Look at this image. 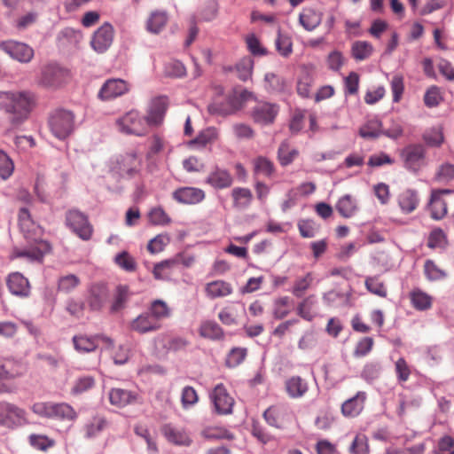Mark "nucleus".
Instances as JSON below:
<instances>
[{
    "label": "nucleus",
    "mask_w": 454,
    "mask_h": 454,
    "mask_svg": "<svg viewBox=\"0 0 454 454\" xmlns=\"http://www.w3.org/2000/svg\"><path fill=\"white\" fill-rule=\"evenodd\" d=\"M427 150L421 144H410L400 153V157L406 169L419 171L426 165Z\"/></svg>",
    "instance_id": "nucleus-5"
},
{
    "label": "nucleus",
    "mask_w": 454,
    "mask_h": 454,
    "mask_svg": "<svg viewBox=\"0 0 454 454\" xmlns=\"http://www.w3.org/2000/svg\"><path fill=\"white\" fill-rule=\"evenodd\" d=\"M366 393L359 391L355 396L345 401L341 405V412L345 417H356L363 411L366 400Z\"/></svg>",
    "instance_id": "nucleus-24"
},
{
    "label": "nucleus",
    "mask_w": 454,
    "mask_h": 454,
    "mask_svg": "<svg viewBox=\"0 0 454 454\" xmlns=\"http://www.w3.org/2000/svg\"><path fill=\"white\" fill-rule=\"evenodd\" d=\"M116 264L126 271H135L137 263L135 259L127 252L118 254L114 259Z\"/></svg>",
    "instance_id": "nucleus-58"
},
{
    "label": "nucleus",
    "mask_w": 454,
    "mask_h": 454,
    "mask_svg": "<svg viewBox=\"0 0 454 454\" xmlns=\"http://www.w3.org/2000/svg\"><path fill=\"white\" fill-rule=\"evenodd\" d=\"M49 127L59 139L67 138L74 130V115L67 110H56L49 118Z\"/></svg>",
    "instance_id": "nucleus-4"
},
{
    "label": "nucleus",
    "mask_w": 454,
    "mask_h": 454,
    "mask_svg": "<svg viewBox=\"0 0 454 454\" xmlns=\"http://www.w3.org/2000/svg\"><path fill=\"white\" fill-rule=\"evenodd\" d=\"M114 30L113 26L105 22L93 34L90 45L98 53L105 52L112 44Z\"/></svg>",
    "instance_id": "nucleus-11"
},
{
    "label": "nucleus",
    "mask_w": 454,
    "mask_h": 454,
    "mask_svg": "<svg viewBox=\"0 0 454 454\" xmlns=\"http://www.w3.org/2000/svg\"><path fill=\"white\" fill-rule=\"evenodd\" d=\"M168 108V99L164 97L154 98L149 107L147 115L145 116L148 121V125L151 128L154 125H159L166 114Z\"/></svg>",
    "instance_id": "nucleus-19"
},
{
    "label": "nucleus",
    "mask_w": 454,
    "mask_h": 454,
    "mask_svg": "<svg viewBox=\"0 0 454 454\" xmlns=\"http://www.w3.org/2000/svg\"><path fill=\"white\" fill-rule=\"evenodd\" d=\"M397 203L403 214L412 213L419 204L418 192L410 188L403 190L397 196Z\"/></svg>",
    "instance_id": "nucleus-21"
},
{
    "label": "nucleus",
    "mask_w": 454,
    "mask_h": 454,
    "mask_svg": "<svg viewBox=\"0 0 454 454\" xmlns=\"http://www.w3.org/2000/svg\"><path fill=\"white\" fill-rule=\"evenodd\" d=\"M254 175H262L265 177H271L275 172L274 163L264 156H258L253 160Z\"/></svg>",
    "instance_id": "nucleus-37"
},
{
    "label": "nucleus",
    "mask_w": 454,
    "mask_h": 454,
    "mask_svg": "<svg viewBox=\"0 0 454 454\" xmlns=\"http://www.w3.org/2000/svg\"><path fill=\"white\" fill-rule=\"evenodd\" d=\"M11 363L0 364V394H9L16 390L13 384L6 383L5 380H12L20 373L10 367Z\"/></svg>",
    "instance_id": "nucleus-31"
},
{
    "label": "nucleus",
    "mask_w": 454,
    "mask_h": 454,
    "mask_svg": "<svg viewBox=\"0 0 454 454\" xmlns=\"http://www.w3.org/2000/svg\"><path fill=\"white\" fill-rule=\"evenodd\" d=\"M314 281V277L311 272H308L306 275L297 278L292 287V294L297 297H302L304 294L309 290Z\"/></svg>",
    "instance_id": "nucleus-44"
},
{
    "label": "nucleus",
    "mask_w": 454,
    "mask_h": 454,
    "mask_svg": "<svg viewBox=\"0 0 454 454\" xmlns=\"http://www.w3.org/2000/svg\"><path fill=\"white\" fill-rule=\"evenodd\" d=\"M76 418L77 413L71 405L66 403H54L51 419L73 421Z\"/></svg>",
    "instance_id": "nucleus-41"
},
{
    "label": "nucleus",
    "mask_w": 454,
    "mask_h": 454,
    "mask_svg": "<svg viewBox=\"0 0 454 454\" xmlns=\"http://www.w3.org/2000/svg\"><path fill=\"white\" fill-rule=\"evenodd\" d=\"M285 388L289 397L301 398L309 390L307 381L300 376H292L285 382Z\"/></svg>",
    "instance_id": "nucleus-28"
},
{
    "label": "nucleus",
    "mask_w": 454,
    "mask_h": 454,
    "mask_svg": "<svg viewBox=\"0 0 454 454\" xmlns=\"http://www.w3.org/2000/svg\"><path fill=\"white\" fill-rule=\"evenodd\" d=\"M81 283L80 278L74 275L68 274L63 277H60L58 281V289L60 292L70 293L74 289H75Z\"/></svg>",
    "instance_id": "nucleus-55"
},
{
    "label": "nucleus",
    "mask_w": 454,
    "mask_h": 454,
    "mask_svg": "<svg viewBox=\"0 0 454 454\" xmlns=\"http://www.w3.org/2000/svg\"><path fill=\"white\" fill-rule=\"evenodd\" d=\"M381 122L378 120L368 121L359 129V135L367 139L377 138L381 135Z\"/></svg>",
    "instance_id": "nucleus-48"
},
{
    "label": "nucleus",
    "mask_w": 454,
    "mask_h": 454,
    "mask_svg": "<svg viewBox=\"0 0 454 454\" xmlns=\"http://www.w3.org/2000/svg\"><path fill=\"white\" fill-rule=\"evenodd\" d=\"M450 192V190H439L432 192L428 207L433 219L441 220L447 215V202L442 196Z\"/></svg>",
    "instance_id": "nucleus-15"
},
{
    "label": "nucleus",
    "mask_w": 454,
    "mask_h": 454,
    "mask_svg": "<svg viewBox=\"0 0 454 454\" xmlns=\"http://www.w3.org/2000/svg\"><path fill=\"white\" fill-rule=\"evenodd\" d=\"M233 206L237 208L247 207L253 200L252 192L248 188L237 187L231 191Z\"/></svg>",
    "instance_id": "nucleus-40"
},
{
    "label": "nucleus",
    "mask_w": 454,
    "mask_h": 454,
    "mask_svg": "<svg viewBox=\"0 0 454 454\" xmlns=\"http://www.w3.org/2000/svg\"><path fill=\"white\" fill-rule=\"evenodd\" d=\"M252 97V93L243 90L240 91L233 90L230 94L227 95L228 98V106L227 108L220 109L223 114H234L238 110H239L243 103L248 100Z\"/></svg>",
    "instance_id": "nucleus-29"
},
{
    "label": "nucleus",
    "mask_w": 454,
    "mask_h": 454,
    "mask_svg": "<svg viewBox=\"0 0 454 454\" xmlns=\"http://www.w3.org/2000/svg\"><path fill=\"white\" fill-rule=\"evenodd\" d=\"M119 130L128 135L145 136L150 130L148 121L139 112L131 110L116 120Z\"/></svg>",
    "instance_id": "nucleus-3"
},
{
    "label": "nucleus",
    "mask_w": 454,
    "mask_h": 454,
    "mask_svg": "<svg viewBox=\"0 0 454 454\" xmlns=\"http://www.w3.org/2000/svg\"><path fill=\"white\" fill-rule=\"evenodd\" d=\"M14 171V163L11 157L0 149V177L3 180L8 179Z\"/></svg>",
    "instance_id": "nucleus-53"
},
{
    "label": "nucleus",
    "mask_w": 454,
    "mask_h": 454,
    "mask_svg": "<svg viewBox=\"0 0 454 454\" xmlns=\"http://www.w3.org/2000/svg\"><path fill=\"white\" fill-rule=\"evenodd\" d=\"M67 225L82 239L89 240L92 235V226L88 216L77 209H70L66 214Z\"/></svg>",
    "instance_id": "nucleus-7"
},
{
    "label": "nucleus",
    "mask_w": 454,
    "mask_h": 454,
    "mask_svg": "<svg viewBox=\"0 0 454 454\" xmlns=\"http://www.w3.org/2000/svg\"><path fill=\"white\" fill-rule=\"evenodd\" d=\"M148 220L153 225H167L171 219L160 207H153L148 213Z\"/></svg>",
    "instance_id": "nucleus-51"
},
{
    "label": "nucleus",
    "mask_w": 454,
    "mask_h": 454,
    "mask_svg": "<svg viewBox=\"0 0 454 454\" xmlns=\"http://www.w3.org/2000/svg\"><path fill=\"white\" fill-rule=\"evenodd\" d=\"M29 443L36 450L46 451L55 445V441L43 434H31Z\"/></svg>",
    "instance_id": "nucleus-54"
},
{
    "label": "nucleus",
    "mask_w": 454,
    "mask_h": 454,
    "mask_svg": "<svg viewBox=\"0 0 454 454\" xmlns=\"http://www.w3.org/2000/svg\"><path fill=\"white\" fill-rule=\"evenodd\" d=\"M147 312L158 324H160L161 320L170 316V309L167 303L161 300L153 301Z\"/></svg>",
    "instance_id": "nucleus-45"
},
{
    "label": "nucleus",
    "mask_w": 454,
    "mask_h": 454,
    "mask_svg": "<svg viewBox=\"0 0 454 454\" xmlns=\"http://www.w3.org/2000/svg\"><path fill=\"white\" fill-rule=\"evenodd\" d=\"M35 247L15 250L12 256L15 258L26 257L30 261H40L43 254L50 249V246L47 242L42 239H35Z\"/></svg>",
    "instance_id": "nucleus-25"
},
{
    "label": "nucleus",
    "mask_w": 454,
    "mask_h": 454,
    "mask_svg": "<svg viewBox=\"0 0 454 454\" xmlns=\"http://www.w3.org/2000/svg\"><path fill=\"white\" fill-rule=\"evenodd\" d=\"M364 286L366 290L371 294L380 298H387V288L385 282L380 279V276L367 277L364 281Z\"/></svg>",
    "instance_id": "nucleus-38"
},
{
    "label": "nucleus",
    "mask_w": 454,
    "mask_h": 454,
    "mask_svg": "<svg viewBox=\"0 0 454 454\" xmlns=\"http://www.w3.org/2000/svg\"><path fill=\"white\" fill-rule=\"evenodd\" d=\"M204 289L207 297L211 300L229 296L233 292L231 284L222 279L207 283Z\"/></svg>",
    "instance_id": "nucleus-23"
},
{
    "label": "nucleus",
    "mask_w": 454,
    "mask_h": 454,
    "mask_svg": "<svg viewBox=\"0 0 454 454\" xmlns=\"http://www.w3.org/2000/svg\"><path fill=\"white\" fill-rule=\"evenodd\" d=\"M69 72L56 64H48L43 67L39 77V83L46 88L57 89L67 82Z\"/></svg>",
    "instance_id": "nucleus-6"
},
{
    "label": "nucleus",
    "mask_w": 454,
    "mask_h": 454,
    "mask_svg": "<svg viewBox=\"0 0 454 454\" xmlns=\"http://www.w3.org/2000/svg\"><path fill=\"white\" fill-rule=\"evenodd\" d=\"M254 61L250 57L241 59L236 65L238 76L242 81H247L252 76Z\"/></svg>",
    "instance_id": "nucleus-52"
},
{
    "label": "nucleus",
    "mask_w": 454,
    "mask_h": 454,
    "mask_svg": "<svg viewBox=\"0 0 454 454\" xmlns=\"http://www.w3.org/2000/svg\"><path fill=\"white\" fill-rule=\"evenodd\" d=\"M372 51L373 47L372 43L366 41H356L351 47L352 57L357 61L368 59L372 54Z\"/></svg>",
    "instance_id": "nucleus-43"
},
{
    "label": "nucleus",
    "mask_w": 454,
    "mask_h": 454,
    "mask_svg": "<svg viewBox=\"0 0 454 454\" xmlns=\"http://www.w3.org/2000/svg\"><path fill=\"white\" fill-rule=\"evenodd\" d=\"M247 348H232L226 359V364L229 367H236L239 365L247 356Z\"/></svg>",
    "instance_id": "nucleus-63"
},
{
    "label": "nucleus",
    "mask_w": 454,
    "mask_h": 454,
    "mask_svg": "<svg viewBox=\"0 0 454 454\" xmlns=\"http://www.w3.org/2000/svg\"><path fill=\"white\" fill-rule=\"evenodd\" d=\"M169 242L168 235L160 234L151 239L147 245V250L151 254H158L163 251L164 247Z\"/></svg>",
    "instance_id": "nucleus-64"
},
{
    "label": "nucleus",
    "mask_w": 454,
    "mask_h": 454,
    "mask_svg": "<svg viewBox=\"0 0 454 454\" xmlns=\"http://www.w3.org/2000/svg\"><path fill=\"white\" fill-rule=\"evenodd\" d=\"M336 209L343 217L349 218L357 211L356 200L351 195H344L338 200Z\"/></svg>",
    "instance_id": "nucleus-39"
},
{
    "label": "nucleus",
    "mask_w": 454,
    "mask_h": 454,
    "mask_svg": "<svg viewBox=\"0 0 454 454\" xmlns=\"http://www.w3.org/2000/svg\"><path fill=\"white\" fill-rule=\"evenodd\" d=\"M35 102L34 93L27 90L0 91V109L9 114V121L13 127L29 118Z\"/></svg>",
    "instance_id": "nucleus-1"
},
{
    "label": "nucleus",
    "mask_w": 454,
    "mask_h": 454,
    "mask_svg": "<svg viewBox=\"0 0 454 454\" xmlns=\"http://www.w3.org/2000/svg\"><path fill=\"white\" fill-rule=\"evenodd\" d=\"M164 73L169 77L181 78L186 74V69L182 62L171 60L165 65Z\"/></svg>",
    "instance_id": "nucleus-57"
},
{
    "label": "nucleus",
    "mask_w": 454,
    "mask_h": 454,
    "mask_svg": "<svg viewBox=\"0 0 454 454\" xmlns=\"http://www.w3.org/2000/svg\"><path fill=\"white\" fill-rule=\"evenodd\" d=\"M322 21V13L311 8H305L299 15V23L307 31H313Z\"/></svg>",
    "instance_id": "nucleus-32"
},
{
    "label": "nucleus",
    "mask_w": 454,
    "mask_h": 454,
    "mask_svg": "<svg viewBox=\"0 0 454 454\" xmlns=\"http://www.w3.org/2000/svg\"><path fill=\"white\" fill-rule=\"evenodd\" d=\"M160 327L161 324H158L147 311L140 314L129 324L130 330L139 334L156 332Z\"/></svg>",
    "instance_id": "nucleus-18"
},
{
    "label": "nucleus",
    "mask_w": 454,
    "mask_h": 454,
    "mask_svg": "<svg viewBox=\"0 0 454 454\" xmlns=\"http://www.w3.org/2000/svg\"><path fill=\"white\" fill-rule=\"evenodd\" d=\"M204 198V192L194 187H183L173 192V199L184 204H196L202 201Z\"/></svg>",
    "instance_id": "nucleus-20"
},
{
    "label": "nucleus",
    "mask_w": 454,
    "mask_h": 454,
    "mask_svg": "<svg viewBox=\"0 0 454 454\" xmlns=\"http://www.w3.org/2000/svg\"><path fill=\"white\" fill-rule=\"evenodd\" d=\"M278 113V106L268 102H260L253 109L252 116L255 122L272 123Z\"/></svg>",
    "instance_id": "nucleus-14"
},
{
    "label": "nucleus",
    "mask_w": 454,
    "mask_h": 454,
    "mask_svg": "<svg viewBox=\"0 0 454 454\" xmlns=\"http://www.w3.org/2000/svg\"><path fill=\"white\" fill-rule=\"evenodd\" d=\"M168 17L164 12H153L146 22V28L149 32L158 34L167 24Z\"/></svg>",
    "instance_id": "nucleus-42"
},
{
    "label": "nucleus",
    "mask_w": 454,
    "mask_h": 454,
    "mask_svg": "<svg viewBox=\"0 0 454 454\" xmlns=\"http://www.w3.org/2000/svg\"><path fill=\"white\" fill-rule=\"evenodd\" d=\"M381 135H384L391 139H398L403 135V128L399 120L392 119L389 125L381 129Z\"/></svg>",
    "instance_id": "nucleus-56"
},
{
    "label": "nucleus",
    "mask_w": 454,
    "mask_h": 454,
    "mask_svg": "<svg viewBox=\"0 0 454 454\" xmlns=\"http://www.w3.org/2000/svg\"><path fill=\"white\" fill-rule=\"evenodd\" d=\"M293 309V300L289 296H281L274 300L272 315L276 319L286 317Z\"/></svg>",
    "instance_id": "nucleus-34"
},
{
    "label": "nucleus",
    "mask_w": 454,
    "mask_h": 454,
    "mask_svg": "<svg viewBox=\"0 0 454 454\" xmlns=\"http://www.w3.org/2000/svg\"><path fill=\"white\" fill-rule=\"evenodd\" d=\"M26 422V411L18 406L0 402V426L14 428Z\"/></svg>",
    "instance_id": "nucleus-8"
},
{
    "label": "nucleus",
    "mask_w": 454,
    "mask_h": 454,
    "mask_svg": "<svg viewBox=\"0 0 454 454\" xmlns=\"http://www.w3.org/2000/svg\"><path fill=\"white\" fill-rule=\"evenodd\" d=\"M99 342L106 345V347L113 346V340L104 335H96L88 337L86 335H75L73 337L74 347L76 351L82 353H89L96 350Z\"/></svg>",
    "instance_id": "nucleus-12"
},
{
    "label": "nucleus",
    "mask_w": 454,
    "mask_h": 454,
    "mask_svg": "<svg viewBox=\"0 0 454 454\" xmlns=\"http://www.w3.org/2000/svg\"><path fill=\"white\" fill-rule=\"evenodd\" d=\"M215 411L220 415H228L232 412L235 403L233 397L228 393L223 383L217 384L209 395Z\"/></svg>",
    "instance_id": "nucleus-9"
},
{
    "label": "nucleus",
    "mask_w": 454,
    "mask_h": 454,
    "mask_svg": "<svg viewBox=\"0 0 454 454\" xmlns=\"http://www.w3.org/2000/svg\"><path fill=\"white\" fill-rule=\"evenodd\" d=\"M411 306L419 311H426L432 308L434 298L420 288H414L409 294Z\"/></svg>",
    "instance_id": "nucleus-26"
},
{
    "label": "nucleus",
    "mask_w": 454,
    "mask_h": 454,
    "mask_svg": "<svg viewBox=\"0 0 454 454\" xmlns=\"http://www.w3.org/2000/svg\"><path fill=\"white\" fill-rule=\"evenodd\" d=\"M130 293L127 286H118L114 300L111 306V311L115 313L125 307L126 302L129 298Z\"/></svg>",
    "instance_id": "nucleus-49"
},
{
    "label": "nucleus",
    "mask_w": 454,
    "mask_h": 454,
    "mask_svg": "<svg viewBox=\"0 0 454 454\" xmlns=\"http://www.w3.org/2000/svg\"><path fill=\"white\" fill-rule=\"evenodd\" d=\"M138 395L128 389L120 387L112 388L109 392V401L112 405L119 408L135 403Z\"/></svg>",
    "instance_id": "nucleus-22"
},
{
    "label": "nucleus",
    "mask_w": 454,
    "mask_h": 454,
    "mask_svg": "<svg viewBox=\"0 0 454 454\" xmlns=\"http://www.w3.org/2000/svg\"><path fill=\"white\" fill-rule=\"evenodd\" d=\"M175 267L172 258L167 259L156 263L153 266L152 273L155 279L165 280L170 277Z\"/></svg>",
    "instance_id": "nucleus-46"
},
{
    "label": "nucleus",
    "mask_w": 454,
    "mask_h": 454,
    "mask_svg": "<svg viewBox=\"0 0 454 454\" xmlns=\"http://www.w3.org/2000/svg\"><path fill=\"white\" fill-rule=\"evenodd\" d=\"M129 90V84L122 79H109L101 87L98 98L102 100H110L121 97Z\"/></svg>",
    "instance_id": "nucleus-13"
},
{
    "label": "nucleus",
    "mask_w": 454,
    "mask_h": 454,
    "mask_svg": "<svg viewBox=\"0 0 454 454\" xmlns=\"http://www.w3.org/2000/svg\"><path fill=\"white\" fill-rule=\"evenodd\" d=\"M275 44L277 51L283 57H288L293 51V43L290 37L282 35L280 32L278 34Z\"/></svg>",
    "instance_id": "nucleus-61"
},
{
    "label": "nucleus",
    "mask_w": 454,
    "mask_h": 454,
    "mask_svg": "<svg viewBox=\"0 0 454 454\" xmlns=\"http://www.w3.org/2000/svg\"><path fill=\"white\" fill-rule=\"evenodd\" d=\"M316 305V296L314 294L308 295L297 304L296 314L302 319L311 322L317 316Z\"/></svg>",
    "instance_id": "nucleus-30"
},
{
    "label": "nucleus",
    "mask_w": 454,
    "mask_h": 454,
    "mask_svg": "<svg viewBox=\"0 0 454 454\" xmlns=\"http://www.w3.org/2000/svg\"><path fill=\"white\" fill-rule=\"evenodd\" d=\"M135 434L143 438L147 443V449L152 453H157L158 448L154 439L151 436L149 430L143 425H137L134 428Z\"/></svg>",
    "instance_id": "nucleus-60"
},
{
    "label": "nucleus",
    "mask_w": 454,
    "mask_h": 454,
    "mask_svg": "<svg viewBox=\"0 0 454 454\" xmlns=\"http://www.w3.org/2000/svg\"><path fill=\"white\" fill-rule=\"evenodd\" d=\"M161 432L168 442L175 444L189 445L191 442L188 435L184 431L179 430L169 424L163 426Z\"/></svg>",
    "instance_id": "nucleus-35"
},
{
    "label": "nucleus",
    "mask_w": 454,
    "mask_h": 454,
    "mask_svg": "<svg viewBox=\"0 0 454 454\" xmlns=\"http://www.w3.org/2000/svg\"><path fill=\"white\" fill-rule=\"evenodd\" d=\"M142 158L135 151L119 155L111 164V171L121 178H133L140 173Z\"/></svg>",
    "instance_id": "nucleus-2"
},
{
    "label": "nucleus",
    "mask_w": 454,
    "mask_h": 454,
    "mask_svg": "<svg viewBox=\"0 0 454 454\" xmlns=\"http://www.w3.org/2000/svg\"><path fill=\"white\" fill-rule=\"evenodd\" d=\"M206 182L215 189H225L232 184L233 178L227 170L215 168L209 173Z\"/></svg>",
    "instance_id": "nucleus-27"
},
{
    "label": "nucleus",
    "mask_w": 454,
    "mask_h": 454,
    "mask_svg": "<svg viewBox=\"0 0 454 454\" xmlns=\"http://www.w3.org/2000/svg\"><path fill=\"white\" fill-rule=\"evenodd\" d=\"M427 145L430 147H440L444 143L443 128L437 125L427 129L422 135Z\"/></svg>",
    "instance_id": "nucleus-36"
},
{
    "label": "nucleus",
    "mask_w": 454,
    "mask_h": 454,
    "mask_svg": "<svg viewBox=\"0 0 454 454\" xmlns=\"http://www.w3.org/2000/svg\"><path fill=\"white\" fill-rule=\"evenodd\" d=\"M9 291L19 297H27L30 294V285L27 278L20 272L9 274L6 279Z\"/></svg>",
    "instance_id": "nucleus-16"
},
{
    "label": "nucleus",
    "mask_w": 454,
    "mask_h": 454,
    "mask_svg": "<svg viewBox=\"0 0 454 454\" xmlns=\"http://www.w3.org/2000/svg\"><path fill=\"white\" fill-rule=\"evenodd\" d=\"M109 296L107 287L102 284L92 285L89 295L87 297V303L92 311L100 310L106 302Z\"/></svg>",
    "instance_id": "nucleus-17"
},
{
    "label": "nucleus",
    "mask_w": 454,
    "mask_h": 454,
    "mask_svg": "<svg viewBox=\"0 0 454 454\" xmlns=\"http://www.w3.org/2000/svg\"><path fill=\"white\" fill-rule=\"evenodd\" d=\"M199 333L201 337L212 340H220L224 338L223 328L213 320L203 321L200 325Z\"/></svg>",
    "instance_id": "nucleus-33"
},
{
    "label": "nucleus",
    "mask_w": 454,
    "mask_h": 454,
    "mask_svg": "<svg viewBox=\"0 0 454 454\" xmlns=\"http://www.w3.org/2000/svg\"><path fill=\"white\" fill-rule=\"evenodd\" d=\"M424 271L431 281L440 280L445 278L446 273L441 270L433 261L427 260L424 264Z\"/></svg>",
    "instance_id": "nucleus-59"
},
{
    "label": "nucleus",
    "mask_w": 454,
    "mask_h": 454,
    "mask_svg": "<svg viewBox=\"0 0 454 454\" xmlns=\"http://www.w3.org/2000/svg\"><path fill=\"white\" fill-rule=\"evenodd\" d=\"M0 50L21 63H28L34 58V50L30 46L13 40L0 42Z\"/></svg>",
    "instance_id": "nucleus-10"
},
{
    "label": "nucleus",
    "mask_w": 454,
    "mask_h": 454,
    "mask_svg": "<svg viewBox=\"0 0 454 454\" xmlns=\"http://www.w3.org/2000/svg\"><path fill=\"white\" fill-rule=\"evenodd\" d=\"M299 155V151L295 148H291L287 142H283L278 152V157L282 166L291 164Z\"/></svg>",
    "instance_id": "nucleus-47"
},
{
    "label": "nucleus",
    "mask_w": 454,
    "mask_h": 454,
    "mask_svg": "<svg viewBox=\"0 0 454 454\" xmlns=\"http://www.w3.org/2000/svg\"><path fill=\"white\" fill-rule=\"evenodd\" d=\"M351 454H368L369 453V443L368 439L364 434H357L350 448Z\"/></svg>",
    "instance_id": "nucleus-62"
},
{
    "label": "nucleus",
    "mask_w": 454,
    "mask_h": 454,
    "mask_svg": "<svg viewBox=\"0 0 454 454\" xmlns=\"http://www.w3.org/2000/svg\"><path fill=\"white\" fill-rule=\"evenodd\" d=\"M263 417L269 425L280 427L284 421V411L278 407H269L263 413Z\"/></svg>",
    "instance_id": "nucleus-50"
}]
</instances>
